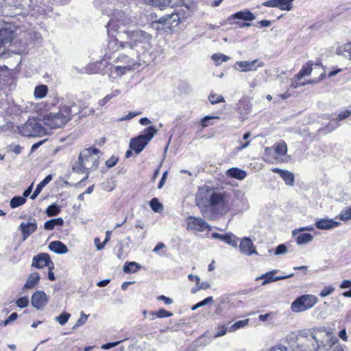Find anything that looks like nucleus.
Here are the masks:
<instances>
[{"mask_svg": "<svg viewBox=\"0 0 351 351\" xmlns=\"http://www.w3.org/2000/svg\"><path fill=\"white\" fill-rule=\"evenodd\" d=\"M127 40L119 42L117 39H112L108 42V49L112 51H118L120 48H129L133 51L138 61L148 63L154 61L156 54L152 49L151 40L152 34L141 30L136 29L125 32Z\"/></svg>", "mask_w": 351, "mask_h": 351, "instance_id": "nucleus-1", "label": "nucleus"}, {"mask_svg": "<svg viewBox=\"0 0 351 351\" xmlns=\"http://www.w3.org/2000/svg\"><path fill=\"white\" fill-rule=\"evenodd\" d=\"M285 341L291 346V351H317L327 349L326 345H320L313 334L291 332L285 337Z\"/></svg>", "mask_w": 351, "mask_h": 351, "instance_id": "nucleus-2", "label": "nucleus"}, {"mask_svg": "<svg viewBox=\"0 0 351 351\" xmlns=\"http://www.w3.org/2000/svg\"><path fill=\"white\" fill-rule=\"evenodd\" d=\"M76 105L61 104L56 112H50L43 117L45 123L51 128H58L64 126L72 118L73 114H77V112H73L72 108H75Z\"/></svg>", "mask_w": 351, "mask_h": 351, "instance_id": "nucleus-3", "label": "nucleus"}, {"mask_svg": "<svg viewBox=\"0 0 351 351\" xmlns=\"http://www.w3.org/2000/svg\"><path fill=\"white\" fill-rule=\"evenodd\" d=\"M208 206L201 208L202 215L206 218H213L215 214L210 215L211 210H217V214L223 215L228 211V205L226 201L225 195L222 193L215 191H208L206 197Z\"/></svg>", "mask_w": 351, "mask_h": 351, "instance_id": "nucleus-4", "label": "nucleus"}, {"mask_svg": "<svg viewBox=\"0 0 351 351\" xmlns=\"http://www.w3.org/2000/svg\"><path fill=\"white\" fill-rule=\"evenodd\" d=\"M99 150L95 147L84 149L78 157V163L73 166V171L78 173H84L89 169H95L98 167Z\"/></svg>", "mask_w": 351, "mask_h": 351, "instance_id": "nucleus-5", "label": "nucleus"}, {"mask_svg": "<svg viewBox=\"0 0 351 351\" xmlns=\"http://www.w3.org/2000/svg\"><path fill=\"white\" fill-rule=\"evenodd\" d=\"M156 134V130L154 126L148 127L145 129L143 134H141L136 138H131L130 147L136 154H140Z\"/></svg>", "mask_w": 351, "mask_h": 351, "instance_id": "nucleus-6", "label": "nucleus"}, {"mask_svg": "<svg viewBox=\"0 0 351 351\" xmlns=\"http://www.w3.org/2000/svg\"><path fill=\"white\" fill-rule=\"evenodd\" d=\"M20 133L27 137L41 136L46 134V130L35 119H29L23 125L19 127Z\"/></svg>", "mask_w": 351, "mask_h": 351, "instance_id": "nucleus-7", "label": "nucleus"}, {"mask_svg": "<svg viewBox=\"0 0 351 351\" xmlns=\"http://www.w3.org/2000/svg\"><path fill=\"white\" fill-rule=\"evenodd\" d=\"M317 298L313 295H303L297 298L291 304L293 312L300 313L312 308L317 302Z\"/></svg>", "mask_w": 351, "mask_h": 351, "instance_id": "nucleus-8", "label": "nucleus"}, {"mask_svg": "<svg viewBox=\"0 0 351 351\" xmlns=\"http://www.w3.org/2000/svg\"><path fill=\"white\" fill-rule=\"evenodd\" d=\"M187 229L204 232L206 230H210V226L203 219L194 216H189L187 218Z\"/></svg>", "mask_w": 351, "mask_h": 351, "instance_id": "nucleus-9", "label": "nucleus"}, {"mask_svg": "<svg viewBox=\"0 0 351 351\" xmlns=\"http://www.w3.org/2000/svg\"><path fill=\"white\" fill-rule=\"evenodd\" d=\"M47 302L48 297L43 291H37L32 295V305L38 311H43Z\"/></svg>", "mask_w": 351, "mask_h": 351, "instance_id": "nucleus-10", "label": "nucleus"}, {"mask_svg": "<svg viewBox=\"0 0 351 351\" xmlns=\"http://www.w3.org/2000/svg\"><path fill=\"white\" fill-rule=\"evenodd\" d=\"M265 64L263 62H258V60L253 61H238L235 63V69L241 72H247L256 71L258 67H263Z\"/></svg>", "mask_w": 351, "mask_h": 351, "instance_id": "nucleus-11", "label": "nucleus"}, {"mask_svg": "<svg viewBox=\"0 0 351 351\" xmlns=\"http://www.w3.org/2000/svg\"><path fill=\"white\" fill-rule=\"evenodd\" d=\"M32 266L38 269L47 267L49 269H51V267L53 266V263L48 254L41 253L33 258Z\"/></svg>", "mask_w": 351, "mask_h": 351, "instance_id": "nucleus-12", "label": "nucleus"}, {"mask_svg": "<svg viewBox=\"0 0 351 351\" xmlns=\"http://www.w3.org/2000/svg\"><path fill=\"white\" fill-rule=\"evenodd\" d=\"M294 0H268L263 2L261 6L278 8L280 10L289 11L292 9Z\"/></svg>", "mask_w": 351, "mask_h": 351, "instance_id": "nucleus-13", "label": "nucleus"}, {"mask_svg": "<svg viewBox=\"0 0 351 351\" xmlns=\"http://www.w3.org/2000/svg\"><path fill=\"white\" fill-rule=\"evenodd\" d=\"M239 250L242 254L247 256L258 254V252L256 251L252 240L248 237H244L241 240Z\"/></svg>", "mask_w": 351, "mask_h": 351, "instance_id": "nucleus-14", "label": "nucleus"}, {"mask_svg": "<svg viewBox=\"0 0 351 351\" xmlns=\"http://www.w3.org/2000/svg\"><path fill=\"white\" fill-rule=\"evenodd\" d=\"M234 305L231 300L226 295L222 296L217 299L216 309L215 313L216 315H221L225 311H227Z\"/></svg>", "mask_w": 351, "mask_h": 351, "instance_id": "nucleus-15", "label": "nucleus"}, {"mask_svg": "<svg viewBox=\"0 0 351 351\" xmlns=\"http://www.w3.org/2000/svg\"><path fill=\"white\" fill-rule=\"evenodd\" d=\"M114 61L123 66L131 67L132 70L138 68L141 65L134 58L124 53L119 54Z\"/></svg>", "mask_w": 351, "mask_h": 351, "instance_id": "nucleus-16", "label": "nucleus"}, {"mask_svg": "<svg viewBox=\"0 0 351 351\" xmlns=\"http://www.w3.org/2000/svg\"><path fill=\"white\" fill-rule=\"evenodd\" d=\"M180 20V13L178 11L161 16L157 22L169 27L174 23L178 24Z\"/></svg>", "mask_w": 351, "mask_h": 351, "instance_id": "nucleus-17", "label": "nucleus"}, {"mask_svg": "<svg viewBox=\"0 0 351 351\" xmlns=\"http://www.w3.org/2000/svg\"><path fill=\"white\" fill-rule=\"evenodd\" d=\"M277 272V270H273L271 271H269L265 274H263L261 276L256 278V280L259 279H263L264 281L262 282L263 285H265L267 283L278 281L280 280H284L290 277H292L293 276V274H291L287 276H276L274 277V274Z\"/></svg>", "mask_w": 351, "mask_h": 351, "instance_id": "nucleus-18", "label": "nucleus"}, {"mask_svg": "<svg viewBox=\"0 0 351 351\" xmlns=\"http://www.w3.org/2000/svg\"><path fill=\"white\" fill-rule=\"evenodd\" d=\"M234 19H240L245 21H251L255 19L254 14L248 10H244L234 13L230 15L228 18V21L230 24H233L232 22Z\"/></svg>", "mask_w": 351, "mask_h": 351, "instance_id": "nucleus-19", "label": "nucleus"}, {"mask_svg": "<svg viewBox=\"0 0 351 351\" xmlns=\"http://www.w3.org/2000/svg\"><path fill=\"white\" fill-rule=\"evenodd\" d=\"M37 224L36 219L33 221L28 223L22 222L20 225L19 229L21 230L23 234V240L25 241L33 232L36 230Z\"/></svg>", "mask_w": 351, "mask_h": 351, "instance_id": "nucleus-20", "label": "nucleus"}, {"mask_svg": "<svg viewBox=\"0 0 351 351\" xmlns=\"http://www.w3.org/2000/svg\"><path fill=\"white\" fill-rule=\"evenodd\" d=\"M19 3L15 5L16 9L21 10L20 12H16V14H22L28 12L38 3V0H17Z\"/></svg>", "mask_w": 351, "mask_h": 351, "instance_id": "nucleus-21", "label": "nucleus"}, {"mask_svg": "<svg viewBox=\"0 0 351 351\" xmlns=\"http://www.w3.org/2000/svg\"><path fill=\"white\" fill-rule=\"evenodd\" d=\"M211 237L213 239H220L232 247L237 246L239 239L232 233L220 234L219 233L215 232L211 234Z\"/></svg>", "mask_w": 351, "mask_h": 351, "instance_id": "nucleus-22", "label": "nucleus"}, {"mask_svg": "<svg viewBox=\"0 0 351 351\" xmlns=\"http://www.w3.org/2000/svg\"><path fill=\"white\" fill-rule=\"evenodd\" d=\"M339 222L335 221L332 219H321L316 221L315 226L319 230H330L339 226Z\"/></svg>", "mask_w": 351, "mask_h": 351, "instance_id": "nucleus-23", "label": "nucleus"}, {"mask_svg": "<svg viewBox=\"0 0 351 351\" xmlns=\"http://www.w3.org/2000/svg\"><path fill=\"white\" fill-rule=\"evenodd\" d=\"M14 38V32L10 28L0 29V47L10 44Z\"/></svg>", "mask_w": 351, "mask_h": 351, "instance_id": "nucleus-24", "label": "nucleus"}, {"mask_svg": "<svg viewBox=\"0 0 351 351\" xmlns=\"http://www.w3.org/2000/svg\"><path fill=\"white\" fill-rule=\"evenodd\" d=\"M273 172L277 173L284 180L285 183L289 186H293L294 184V175L287 170H282L278 168L272 169Z\"/></svg>", "mask_w": 351, "mask_h": 351, "instance_id": "nucleus-25", "label": "nucleus"}, {"mask_svg": "<svg viewBox=\"0 0 351 351\" xmlns=\"http://www.w3.org/2000/svg\"><path fill=\"white\" fill-rule=\"evenodd\" d=\"M49 249L58 254H64L68 252L66 245L60 241H54L49 243Z\"/></svg>", "mask_w": 351, "mask_h": 351, "instance_id": "nucleus-26", "label": "nucleus"}, {"mask_svg": "<svg viewBox=\"0 0 351 351\" xmlns=\"http://www.w3.org/2000/svg\"><path fill=\"white\" fill-rule=\"evenodd\" d=\"M226 175L229 177L242 180L245 179L247 176V173L237 167H232L229 169L227 172Z\"/></svg>", "mask_w": 351, "mask_h": 351, "instance_id": "nucleus-27", "label": "nucleus"}, {"mask_svg": "<svg viewBox=\"0 0 351 351\" xmlns=\"http://www.w3.org/2000/svg\"><path fill=\"white\" fill-rule=\"evenodd\" d=\"M40 280V275L38 273H32L27 278L25 285L24 289H29L34 287L39 283Z\"/></svg>", "mask_w": 351, "mask_h": 351, "instance_id": "nucleus-28", "label": "nucleus"}, {"mask_svg": "<svg viewBox=\"0 0 351 351\" xmlns=\"http://www.w3.org/2000/svg\"><path fill=\"white\" fill-rule=\"evenodd\" d=\"M52 180V176H47L36 186V190L33 194L30 196L32 199H34L41 192L42 189Z\"/></svg>", "mask_w": 351, "mask_h": 351, "instance_id": "nucleus-29", "label": "nucleus"}, {"mask_svg": "<svg viewBox=\"0 0 351 351\" xmlns=\"http://www.w3.org/2000/svg\"><path fill=\"white\" fill-rule=\"evenodd\" d=\"M337 53L351 60V43L339 46L337 49Z\"/></svg>", "mask_w": 351, "mask_h": 351, "instance_id": "nucleus-30", "label": "nucleus"}, {"mask_svg": "<svg viewBox=\"0 0 351 351\" xmlns=\"http://www.w3.org/2000/svg\"><path fill=\"white\" fill-rule=\"evenodd\" d=\"M313 63L311 61L307 62L305 65L303 66L302 69L298 73V74L295 76V78L298 80H300L304 76H307L311 75L313 68Z\"/></svg>", "mask_w": 351, "mask_h": 351, "instance_id": "nucleus-31", "label": "nucleus"}, {"mask_svg": "<svg viewBox=\"0 0 351 351\" xmlns=\"http://www.w3.org/2000/svg\"><path fill=\"white\" fill-rule=\"evenodd\" d=\"M141 268V265L136 262H126L123 266V271L126 274H133L138 271Z\"/></svg>", "mask_w": 351, "mask_h": 351, "instance_id": "nucleus-32", "label": "nucleus"}, {"mask_svg": "<svg viewBox=\"0 0 351 351\" xmlns=\"http://www.w3.org/2000/svg\"><path fill=\"white\" fill-rule=\"evenodd\" d=\"M64 221L62 218H56L47 221L45 223L44 228L47 230H52L55 226H62Z\"/></svg>", "mask_w": 351, "mask_h": 351, "instance_id": "nucleus-33", "label": "nucleus"}, {"mask_svg": "<svg viewBox=\"0 0 351 351\" xmlns=\"http://www.w3.org/2000/svg\"><path fill=\"white\" fill-rule=\"evenodd\" d=\"M145 3L147 5H151L152 6L158 7L160 9H163L167 6L170 5V0H143Z\"/></svg>", "mask_w": 351, "mask_h": 351, "instance_id": "nucleus-34", "label": "nucleus"}, {"mask_svg": "<svg viewBox=\"0 0 351 351\" xmlns=\"http://www.w3.org/2000/svg\"><path fill=\"white\" fill-rule=\"evenodd\" d=\"M48 87L46 85H39L36 86L34 95L36 98L42 99L47 95Z\"/></svg>", "mask_w": 351, "mask_h": 351, "instance_id": "nucleus-35", "label": "nucleus"}, {"mask_svg": "<svg viewBox=\"0 0 351 351\" xmlns=\"http://www.w3.org/2000/svg\"><path fill=\"white\" fill-rule=\"evenodd\" d=\"M326 341H327L328 346L331 349L330 351H343L339 345H335L337 341V339L336 337H331L328 334H327Z\"/></svg>", "mask_w": 351, "mask_h": 351, "instance_id": "nucleus-36", "label": "nucleus"}, {"mask_svg": "<svg viewBox=\"0 0 351 351\" xmlns=\"http://www.w3.org/2000/svg\"><path fill=\"white\" fill-rule=\"evenodd\" d=\"M313 239V237L309 233H302L298 235L296 243L298 245H303L311 242Z\"/></svg>", "mask_w": 351, "mask_h": 351, "instance_id": "nucleus-37", "label": "nucleus"}, {"mask_svg": "<svg viewBox=\"0 0 351 351\" xmlns=\"http://www.w3.org/2000/svg\"><path fill=\"white\" fill-rule=\"evenodd\" d=\"M249 321V319L237 321L228 328V331L234 332L239 328H243L248 324Z\"/></svg>", "mask_w": 351, "mask_h": 351, "instance_id": "nucleus-38", "label": "nucleus"}, {"mask_svg": "<svg viewBox=\"0 0 351 351\" xmlns=\"http://www.w3.org/2000/svg\"><path fill=\"white\" fill-rule=\"evenodd\" d=\"M26 202V199L22 196H14L10 202V206L12 208H17Z\"/></svg>", "mask_w": 351, "mask_h": 351, "instance_id": "nucleus-39", "label": "nucleus"}, {"mask_svg": "<svg viewBox=\"0 0 351 351\" xmlns=\"http://www.w3.org/2000/svg\"><path fill=\"white\" fill-rule=\"evenodd\" d=\"M61 210L59 206L56 204L49 205L46 209V214L48 217L56 216L60 213Z\"/></svg>", "mask_w": 351, "mask_h": 351, "instance_id": "nucleus-40", "label": "nucleus"}, {"mask_svg": "<svg viewBox=\"0 0 351 351\" xmlns=\"http://www.w3.org/2000/svg\"><path fill=\"white\" fill-rule=\"evenodd\" d=\"M276 153L280 156H284L287 152V146L285 141H282L275 145Z\"/></svg>", "mask_w": 351, "mask_h": 351, "instance_id": "nucleus-41", "label": "nucleus"}, {"mask_svg": "<svg viewBox=\"0 0 351 351\" xmlns=\"http://www.w3.org/2000/svg\"><path fill=\"white\" fill-rule=\"evenodd\" d=\"M150 314L153 316H156L159 318H165V317H171L173 315V313L166 311L164 308H160L156 312H151Z\"/></svg>", "mask_w": 351, "mask_h": 351, "instance_id": "nucleus-42", "label": "nucleus"}, {"mask_svg": "<svg viewBox=\"0 0 351 351\" xmlns=\"http://www.w3.org/2000/svg\"><path fill=\"white\" fill-rule=\"evenodd\" d=\"M71 314L66 312L62 313L60 315L55 317V320L58 322L60 325L64 326L68 322Z\"/></svg>", "mask_w": 351, "mask_h": 351, "instance_id": "nucleus-43", "label": "nucleus"}, {"mask_svg": "<svg viewBox=\"0 0 351 351\" xmlns=\"http://www.w3.org/2000/svg\"><path fill=\"white\" fill-rule=\"evenodd\" d=\"M149 206L154 212H160L163 208L162 204L156 197L150 200Z\"/></svg>", "mask_w": 351, "mask_h": 351, "instance_id": "nucleus-44", "label": "nucleus"}, {"mask_svg": "<svg viewBox=\"0 0 351 351\" xmlns=\"http://www.w3.org/2000/svg\"><path fill=\"white\" fill-rule=\"evenodd\" d=\"M114 71L118 76H122L128 71H132L131 67L123 66L122 65H117L113 67Z\"/></svg>", "mask_w": 351, "mask_h": 351, "instance_id": "nucleus-45", "label": "nucleus"}, {"mask_svg": "<svg viewBox=\"0 0 351 351\" xmlns=\"http://www.w3.org/2000/svg\"><path fill=\"white\" fill-rule=\"evenodd\" d=\"M212 58L217 65L220 64L222 62H226L230 59L228 56L222 53H215L213 55Z\"/></svg>", "mask_w": 351, "mask_h": 351, "instance_id": "nucleus-46", "label": "nucleus"}, {"mask_svg": "<svg viewBox=\"0 0 351 351\" xmlns=\"http://www.w3.org/2000/svg\"><path fill=\"white\" fill-rule=\"evenodd\" d=\"M106 239L105 240L103 241V243H101V244H97V242H99V238H95L94 239V242H95V244L96 245V247L97 249V250H102L105 245L106 244V243L108 241V240L110 239V234H111V231L110 230H108L106 231Z\"/></svg>", "mask_w": 351, "mask_h": 351, "instance_id": "nucleus-47", "label": "nucleus"}, {"mask_svg": "<svg viewBox=\"0 0 351 351\" xmlns=\"http://www.w3.org/2000/svg\"><path fill=\"white\" fill-rule=\"evenodd\" d=\"M208 99L212 104H216L219 102H224L225 99L221 95L210 94L208 97Z\"/></svg>", "mask_w": 351, "mask_h": 351, "instance_id": "nucleus-48", "label": "nucleus"}, {"mask_svg": "<svg viewBox=\"0 0 351 351\" xmlns=\"http://www.w3.org/2000/svg\"><path fill=\"white\" fill-rule=\"evenodd\" d=\"M339 219L342 221L351 219V207H348L339 214Z\"/></svg>", "mask_w": 351, "mask_h": 351, "instance_id": "nucleus-49", "label": "nucleus"}, {"mask_svg": "<svg viewBox=\"0 0 351 351\" xmlns=\"http://www.w3.org/2000/svg\"><path fill=\"white\" fill-rule=\"evenodd\" d=\"M88 315H86L83 311L80 313V317L77 319L76 323L75 324L73 328L80 327L82 325H84L88 319Z\"/></svg>", "mask_w": 351, "mask_h": 351, "instance_id": "nucleus-50", "label": "nucleus"}, {"mask_svg": "<svg viewBox=\"0 0 351 351\" xmlns=\"http://www.w3.org/2000/svg\"><path fill=\"white\" fill-rule=\"evenodd\" d=\"M212 301H213V297L212 296L208 297V298H205L204 300L199 302L196 304L193 305L191 307V310L195 311L199 307H202L204 305L210 304Z\"/></svg>", "mask_w": 351, "mask_h": 351, "instance_id": "nucleus-51", "label": "nucleus"}, {"mask_svg": "<svg viewBox=\"0 0 351 351\" xmlns=\"http://www.w3.org/2000/svg\"><path fill=\"white\" fill-rule=\"evenodd\" d=\"M214 119H219L218 117H213V116H206L201 120V125L202 128H206L209 126L210 125H212L210 123V121Z\"/></svg>", "mask_w": 351, "mask_h": 351, "instance_id": "nucleus-52", "label": "nucleus"}, {"mask_svg": "<svg viewBox=\"0 0 351 351\" xmlns=\"http://www.w3.org/2000/svg\"><path fill=\"white\" fill-rule=\"evenodd\" d=\"M16 304L19 308H25L29 304V299L27 297H21L16 300Z\"/></svg>", "mask_w": 351, "mask_h": 351, "instance_id": "nucleus-53", "label": "nucleus"}, {"mask_svg": "<svg viewBox=\"0 0 351 351\" xmlns=\"http://www.w3.org/2000/svg\"><path fill=\"white\" fill-rule=\"evenodd\" d=\"M335 291V289L332 286L325 287L319 293V295L322 298L330 295Z\"/></svg>", "mask_w": 351, "mask_h": 351, "instance_id": "nucleus-54", "label": "nucleus"}, {"mask_svg": "<svg viewBox=\"0 0 351 351\" xmlns=\"http://www.w3.org/2000/svg\"><path fill=\"white\" fill-rule=\"evenodd\" d=\"M287 252V246L285 244L278 245L275 251L276 255L284 254Z\"/></svg>", "mask_w": 351, "mask_h": 351, "instance_id": "nucleus-55", "label": "nucleus"}, {"mask_svg": "<svg viewBox=\"0 0 351 351\" xmlns=\"http://www.w3.org/2000/svg\"><path fill=\"white\" fill-rule=\"evenodd\" d=\"M140 114H141L140 112H130L126 116L119 118L118 119V121L121 122V121H126V120H130L132 118H133Z\"/></svg>", "mask_w": 351, "mask_h": 351, "instance_id": "nucleus-56", "label": "nucleus"}, {"mask_svg": "<svg viewBox=\"0 0 351 351\" xmlns=\"http://www.w3.org/2000/svg\"><path fill=\"white\" fill-rule=\"evenodd\" d=\"M117 161L118 158L117 157L112 156L111 158L106 160V165L109 168L113 167L117 163Z\"/></svg>", "mask_w": 351, "mask_h": 351, "instance_id": "nucleus-57", "label": "nucleus"}, {"mask_svg": "<svg viewBox=\"0 0 351 351\" xmlns=\"http://www.w3.org/2000/svg\"><path fill=\"white\" fill-rule=\"evenodd\" d=\"M314 230V228L313 226H309L304 228H301L300 229H295L292 231V234L295 236L299 232H303V231H313Z\"/></svg>", "mask_w": 351, "mask_h": 351, "instance_id": "nucleus-58", "label": "nucleus"}, {"mask_svg": "<svg viewBox=\"0 0 351 351\" xmlns=\"http://www.w3.org/2000/svg\"><path fill=\"white\" fill-rule=\"evenodd\" d=\"M351 114V110H345L338 114V121H342Z\"/></svg>", "mask_w": 351, "mask_h": 351, "instance_id": "nucleus-59", "label": "nucleus"}, {"mask_svg": "<svg viewBox=\"0 0 351 351\" xmlns=\"http://www.w3.org/2000/svg\"><path fill=\"white\" fill-rule=\"evenodd\" d=\"M17 317H18V315H17V313H12V314L8 317V318L6 320H5V321L3 322V325H4V326L8 325L9 323H10V322H13V321L16 320V319H17Z\"/></svg>", "mask_w": 351, "mask_h": 351, "instance_id": "nucleus-60", "label": "nucleus"}, {"mask_svg": "<svg viewBox=\"0 0 351 351\" xmlns=\"http://www.w3.org/2000/svg\"><path fill=\"white\" fill-rule=\"evenodd\" d=\"M120 343H121V341L105 343L101 346V348L104 350H108V349L115 347L116 346L119 345Z\"/></svg>", "mask_w": 351, "mask_h": 351, "instance_id": "nucleus-61", "label": "nucleus"}, {"mask_svg": "<svg viewBox=\"0 0 351 351\" xmlns=\"http://www.w3.org/2000/svg\"><path fill=\"white\" fill-rule=\"evenodd\" d=\"M8 147L16 154H19L22 151V147L19 145H10Z\"/></svg>", "mask_w": 351, "mask_h": 351, "instance_id": "nucleus-62", "label": "nucleus"}, {"mask_svg": "<svg viewBox=\"0 0 351 351\" xmlns=\"http://www.w3.org/2000/svg\"><path fill=\"white\" fill-rule=\"evenodd\" d=\"M228 330V328L224 326L221 327L214 335L215 338L220 337L225 335Z\"/></svg>", "mask_w": 351, "mask_h": 351, "instance_id": "nucleus-63", "label": "nucleus"}, {"mask_svg": "<svg viewBox=\"0 0 351 351\" xmlns=\"http://www.w3.org/2000/svg\"><path fill=\"white\" fill-rule=\"evenodd\" d=\"M121 92L120 90L116 89L112 90L110 94L106 95V97H108V99L110 101L112 98L117 97L119 95L121 94Z\"/></svg>", "mask_w": 351, "mask_h": 351, "instance_id": "nucleus-64", "label": "nucleus"}]
</instances>
